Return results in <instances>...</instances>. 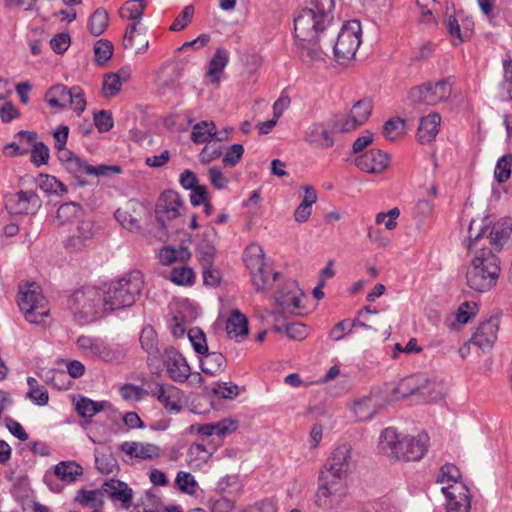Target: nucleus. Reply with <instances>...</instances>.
<instances>
[{
    "label": "nucleus",
    "instance_id": "f03ea898",
    "mask_svg": "<svg viewBox=\"0 0 512 512\" xmlns=\"http://www.w3.org/2000/svg\"><path fill=\"white\" fill-rule=\"evenodd\" d=\"M354 466L352 448L348 444L336 447L320 470L316 505L325 510L339 508L348 493L347 477Z\"/></svg>",
    "mask_w": 512,
    "mask_h": 512
},
{
    "label": "nucleus",
    "instance_id": "9d476101",
    "mask_svg": "<svg viewBox=\"0 0 512 512\" xmlns=\"http://www.w3.org/2000/svg\"><path fill=\"white\" fill-rule=\"evenodd\" d=\"M244 262L250 271L256 291H264L270 281L271 269L265 262L262 247L256 243L249 245L244 252Z\"/></svg>",
    "mask_w": 512,
    "mask_h": 512
},
{
    "label": "nucleus",
    "instance_id": "9b49d317",
    "mask_svg": "<svg viewBox=\"0 0 512 512\" xmlns=\"http://www.w3.org/2000/svg\"><path fill=\"white\" fill-rule=\"evenodd\" d=\"M65 169L78 181V184L81 186L87 184L86 176L106 177L111 174L121 173V167L118 165L100 164L97 166H92L77 155L75 158L70 159Z\"/></svg>",
    "mask_w": 512,
    "mask_h": 512
},
{
    "label": "nucleus",
    "instance_id": "ddd939ff",
    "mask_svg": "<svg viewBox=\"0 0 512 512\" xmlns=\"http://www.w3.org/2000/svg\"><path fill=\"white\" fill-rule=\"evenodd\" d=\"M42 201L32 190L19 191L6 196L5 207L10 214L34 215L40 209Z\"/></svg>",
    "mask_w": 512,
    "mask_h": 512
},
{
    "label": "nucleus",
    "instance_id": "39448f33",
    "mask_svg": "<svg viewBox=\"0 0 512 512\" xmlns=\"http://www.w3.org/2000/svg\"><path fill=\"white\" fill-rule=\"evenodd\" d=\"M18 306L24 313L25 319L33 324H40L48 316L49 308L40 287L36 283L20 287Z\"/></svg>",
    "mask_w": 512,
    "mask_h": 512
},
{
    "label": "nucleus",
    "instance_id": "e433bc0d",
    "mask_svg": "<svg viewBox=\"0 0 512 512\" xmlns=\"http://www.w3.org/2000/svg\"><path fill=\"white\" fill-rule=\"evenodd\" d=\"M428 105H435L447 100L451 95V84L448 79H442L435 83H427Z\"/></svg>",
    "mask_w": 512,
    "mask_h": 512
},
{
    "label": "nucleus",
    "instance_id": "5701e85b",
    "mask_svg": "<svg viewBox=\"0 0 512 512\" xmlns=\"http://www.w3.org/2000/svg\"><path fill=\"white\" fill-rule=\"evenodd\" d=\"M483 221V224L486 227L484 232V240L485 246L490 244L494 246L496 249L500 250L504 246L505 243L509 240L512 233V223L509 219H505L502 221H498L493 224V226L489 229L488 225L485 224L484 219H480Z\"/></svg>",
    "mask_w": 512,
    "mask_h": 512
},
{
    "label": "nucleus",
    "instance_id": "052dcab7",
    "mask_svg": "<svg viewBox=\"0 0 512 512\" xmlns=\"http://www.w3.org/2000/svg\"><path fill=\"white\" fill-rule=\"evenodd\" d=\"M284 289L289 290L291 294V309L289 311L293 312L296 309H300L302 307L303 292L299 289L298 283L295 280L288 279L284 282Z\"/></svg>",
    "mask_w": 512,
    "mask_h": 512
},
{
    "label": "nucleus",
    "instance_id": "603ef678",
    "mask_svg": "<svg viewBox=\"0 0 512 512\" xmlns=\"http://www.w3.org/2000/svg\"><path fill=\"white\" fill-rule=\"evenodd\" d=\"M175 484L181 492L193 495L196 492L197 482L194 476L185 471L177 473Z\"/></svg>",
    "mask_w": 512,
    "mask_h": 512
},
{
    "label": "nucleus",
    "instance_id": "4be33fe9",
    "mask_svg": "<svg viewBox=\"0 0 512 512\" xmlns=\"http://www.w3.org/2000/svg\"><path fill=\"white\" fill-rule=\"evenodd\" d=\"M389 160L387 153L372 149L359 155L355 160V165L363 172L379 174L388 168Z\"/></svg>",
    "mask_w": 512,
    "mask_h": 512
},
{
    "label": "nucleus",
    "instance_id": "72a5a7b5",
    "mask_svg": "<svg viewBox=\"0 0 512 512\" xmlns=\"http://www.w3.org/2000/svg\"><path fill=\"white\" fill-rule=\"evenodd\" d=\"M229 63V53L224 48L216 49L208 63L206 77L211 83H218L220 76Z\"/></svg>",
    "mask_w": 512,
    "mask_h": 512
},
{
    "label": "nucleus",
    "instance_id": "5fc2aeb1",
    "mask_svg": "<svg viewBox=\"0 0 512 512\" xmlns=\"http://www.w3.org/2000/svg\"><path fill=\"white\" fill-rule=\"evenodd\" d=\"M95 60L98 64L106 63L113 55V45L106 39H100L94 44Z\"/></svg>",
    "mask_w": 512,
    "mask_h": 512
},
{
    "label": "nucleus",
    "instance_id": "473e14b6",
    "mask_svg": "<svg viewBox=\"0 0 512 512\" xmlns=\"http://www.w3.org/2000/svg\"><path fill=\"white\" fill-rule=\"evenodd\" d=\"M226 332L230 338L238 341L248 335V319L239 310H233L226 322Z\"/></svg>",
    "mask_w": 512,
    "mask_h": 512
},
{
    "label": "nucleus",
    "instance_id": "37998d69",
    "mask_svg": "<svg viewBox=\"0 0 512 512\" xmlns=\"http://www.w3.org/2000/svg\"><path fill=\"white\" fill-rule=\"evenodd\" d=\"M164 507L160 497L151 491H146L135 505L137 512H161Z\"/></svg>",
    "mask_w": 512,
    "mask_h": 512
},
{
    "label": "nucleus",
    "instance_id": "2f4dec72",
    "mask_svg": "<svg viewBox=\"0 0 512 512\" xmlns=\"http://www.w3.org/2000/svg\"><path fill=\"white\" fill-rule=\"evenodd\" d=\"M74 500L79 505L77 510H102L104 504L102 489H80Z\"/></svg>",
    "mask_w": 512,
    "mask_h": 512
},
{
    "label": "nucleus",
    "instance_id": "c03bdc74",
    "mask_svg": "<svg viewBox=\"0 0 512 512\" xmlns=\"http://www.w3.org/2000/svg\"><path fill=\"white\" fill-rule=\"evenodd\" d=\"M27 385L29 390L26 397L30 399L35 405L45 406L49 401V394L44 386L38 384V381L34 377L27 378Z\"/></svg>",
    "mask_w": 512,
    "mask_h": 512
},
{
    "label": "nucleus",
    "instance_id": "b1692460",
    "mask_svg": "<svg viewBox=\"0 0 512 512\" xmlns=\"http://www.w3.org/2000/svg\"><path fill=\"white\" fill-rule=\"evenodd\" d=\"M402 435L388 427L385 428L379 437V451L390 459L398 460L399 453L402 451Z\"/></svg>",
    "mask_w": 512,
    "mask_h": 512
},
{
    "label": "nucleus",
    "instance_id": "69168bd1",
    "mask_svg": "<svg viewBox=\"0 0 512 512\" xmlns=\"http://www.w3.org/2000/svg\"><path fill=\"white\" fill-rule=\"evenodd\" d=\"M94 123L99 132H108L113 128L114 122L110 111L101 110L94 114Z\"/></svg>",
    "mask_w": 512,
    "mask_h": 512
},
{
    "label": "nucleus",
    "instance_id": "0e129e2a",
    "mask_svg": "<svg viewBox=\"0 0 512 512\" xmlns=\"http://www.w3.org/2000/svg\"><path fill=\"white\" fill-rule=\"evenodd\" d=\"M477 312L478 305L475 302H464L458 308L456 320L460 324H466Z\"/></svg>",
    "mask_w": 512,
    "mask_h": 512
},
{
    "label": "nucleus",
    "instance_id": "a18cd8bd",
    "mask_svg": "<svg viewBox=\"0 0 512 512\" xmlns=\"http://www.w3.org/2000/svg\"><path fill=\"white\" fill-rule=\"evenodd\" d=\"M109 16L106 10L96 9L89 18L88 28L92 35L100 36L107 28Z\"/></svg>",
    "mask_w": 512,
    "mask_h": 512
},
{
    "label": "nucleus",
    "instance_id": "58836bf2",
    "mask_svg": "<svg viewBox=\"0 0 512 512\" xmlns=\"http://www.w3.org/2000/svg\"><path fill=\"white\" fill-rule=\"evenodd\" d=\"M211 456L212 452L204 444L193 443L187 451V462L190 467L201 468Z\"/></svg>",
    "mask_w": 512,
    "mask_h": 512
},
{
    "label": "nucleus",
    "instance_id": "a19ab883",
    "mask_svg": "<svg viewBox=\"0 0 512 512\" xmlns=\"http://www.w3.org/2000/svg\"><path fill=\"white\" fill-rule=\"evenodd\" d=\"M37 186L49 195L61 196L67 192L66 186L52 175L40 174L37 179Z\"/></svg>",
    "mask_w": 512,
    "mask_h": 512
},
{
    "label": "nucleus",
    "instance_id": "bf43d9fd",
    "mask_svg": "<svg viewBox=\"0 0 512 512\" xmlns=\"http://www.w3.org/2000/svg\"><path fill=\"white\" fill-rule=\"evenodd\" d=\"M212 392L225 399H233L238 396L239 388L232 382H218L212 388Z\"/></svg>",
    "mask_w": 512,
    "mask_h": 512
},
{
    "label": "nucleus",
    "instance_id": "c85d7f7f",
    "mask_svg": "<svg viewBox=\"0 0 512 512\" xmlns=\"http://www.w3.org/2000/svg\"><path fill=\"white\" fill-rule=\"evenodd\" d=\"M182 206L180 195L173 190H167L161 194L157 214L163 213L167 219H175L180 215Z\"/></svg>",
    "mask_w": 512,
    "mask_h": 512
},
{
    "label": "nucleus",
    "instance_id": "c756f323",
    "mask_svg": "<svg viewBox=\"0 0 512 512\" xmlns=\"http://www.w3.org/2000/svg\"><path fill=\"white\" fill-rule=\"evenodd\" d=\"M381 408L377 397L369 395L354 402L352 410L359 421L371 420Z\"/></svg>",
    "mask_w": 512,
    "mask_h": 512
},
{
    "label": "nucleus",
    "instance_id": "20e7f679",
    "mask_svg": "<svg viewBox=\"0 0 512 512\" xmlns=\"http://www.w3.org/2000/svg\"><path fill=\"white\" fill-rule=\"evenodd\" d=\"M144 285L142 273L138 270L131 271L123 277L111 281L103 289L104 311H114L132 306L140 296Z\"/></svg>",
    "mask_w": 512,
    "mask_h": 512
},
{
    "label": "nucleus",
    "instance_id": "3c124183",
    "mask_svg": "<svg viewBox=\"0 0 512 512\" xmlns=\"http://www.w3.org/2000/svg\"><path fill=\"white\" fill-rule=\"evenodd\" d=\"M170 280L177 285H191L194 283L195 274L189 267H174L170 273Z\"/></svg>",
    "mask_w": 512,
    "mask_h": 512
},
{
    "label": "nucleus",
    "instance_id": "4468645a",
    "mask_svg": "<svg viewBox=\"0 0 512 512\" xmlns=\"http://www.w3.org/2000/svg\"><path fill=\"white\" fill-rule=\"evenodd\" d=\"M401 387L405 389L404 394H419L426 401L435 402L442 398L443 387L436 381L429 380L425 375H416L406 378Z\"/></svg>",
    "mask_w": 512,
    "mask_h": 512
},
{
    "label": "nucleus",
    "instance_id": "338daca9",
    "mask_svg": "<svg viewBox=\"0 0 512 512\" xmlns=\"http://www.w3.org/2000/svg\"><path fill=\"white\" fill-rule=\"evenodd\" d=\"M114 216L119 224L129 231L138 230L140 227L138 220L126 210L117 209Z\"/></svg>",
    "mask_w": 512,
    "mask_h": 512
},
{
    "label": "nucleus",
    "instance_id": "49530a36",
    "mask_svg": "<svg viewBox=\"0 0 512 512\" xmlns=\"http://www.w3.org/2000/svg\"><path fill=\"white\" fill-rule=\"evenodd\" d=\"M82 214V208L75 202H67L62 204L56 212V220L59 224L71 222L78 219Z\"/></svg>",
    "mask_w": 512,
    "mask_h": 512
},
{
    "label": "nucleus",
    "instance_id": "4d7b16f0",
    "mask_svg": "<svg viewBox=\"0 0 512 512\" xmlns=\"http://www.w3.org/2000/svg\"><path fill=\"white\" fill-rule=\"evenodd\" d=\"M244 154V147L242 144L235 143L229 147L223 156L222 162L226 167H235Z\"/></svg>",
    "mask_w": 512,
    "mask_h": 512
},
{
    "label": "nucleus",
    "instance_id": "f8f14e48",
    "mask_svg": "<svg viewBox=\"0 0 512 512\" xmlns=\"http://www.w3.org/2000/svg\"><path fill=\"white\" fill-rule=\"evenodd\" d=\"M150 395L156 398L169 414H178L184 405V392L168 383L149 384Z\"/></svg>",
    "mask_w": 512,
    "mask_h": 512
},
{
    "label": "nucleus",
    "instance_id": "864d4df0",
    "mask_svg": "<svg viewBox=\"0 0 512 512\" xmlns=\"http://www.w3.org/2000/svg\"><path fill=\"white\" fill-rule=\"evenodd\" d=\"M461 477L460 470L453 464L447 463L440 468L437 476V483H449L453 482L452 485L462 484L458 482Z\"/></svg>",
    "mask_w": 512,
    "mask_h": 512
},
{
    "label": "nucleus",
    "instance_id": "412c9836",
    "mask_svg": "<svg viewBox=\"0 0 512 512\" xmlns=\"http://www.w3.org/2000/svg\"><path fill=\"white\" fill-rule=\"evenodd\" d=\"M441 490L447 499L448 512H470V494L464 484L448 485Z\"/></svg>",
    "mask_w": 512,
    "mask_h": 512
},
{
    "label": "nucleus",
    "instance_id": "cd10ccee",
    "mask_svg": "<svg viewBox=\"0 0 512 512\" xmlns=\"http://www.w3.org/2000/svg\"><path fill=\"white\" fill-rule=\"evenodd\" d=\"M441 117L437 113H431L422 117L417 129V140L420 144H429L435 140L440 125Z\"/></svg>",
    "mask_w": 512,
    "mask_h": 512
},
{
    "label": "nucleus",
    "instance_id": "a211bd4d",
    "mask_svg": "<svg viewBox=\"0 0 512 512\" xmlns=\"http://www.w3.org/2000/svg\"><path fill=\"white\" fill-rule=\"evenodd\" d=\"M102 494H106L109 499L123 510H129L132 506L133 490L127 483L118 479L106 480L102 486Z\"/></svg>",
    "mask_w": 512,
    "mask_h": 512
},
{
    "label": "nucleus",
    "instance_id": "bb28decb",
    "mask_svg": "<svg viewBox=\"0 0 512 512\" xmlns=\"http://www.w3.org/2000/svg\"><path fill=\"white\" fill-rule=\"evenodd\" d=\"M304 140L321 148H328L334 145L333 131L327 129L322 123L310 125L304 133Z\"/></svg>",
    "mask_w": 512,
    "mask_h": 512
},
{
    "label": "nucleus",
    "instance_id": "7c9ffc66",
    "mask_svg": "<svg viewBox=\"0 0 512 512\" xmlns=\"http://www.w3.org/2000/svg\"><path fill=\"white\" fill-rule=\"evenodd\" d=\"M94 236L93 224L89 220L78 222L75 232L66 240V247L73 250H81L86 242Z\"/></svg>",
    "mask_w": 512,
    "mask_h": 512
},
{
    "label": "nucleus",
    "instance_id": "774afa93",
    "mask_svg": "<svg viewBox=\"0 0 512 512\" xmlns=\"http://www.w3.org/2000/svg\"><path fill=\"white\" fill-rule=\"evenodd\" d=\"M209 508L211 512H230L234 508V502L227 496L221 495L217 499L209 500Z\"/></svg>",
    "mask_w": 512,
    "mask_h": 512
},
{
    "label": "nucleus",
    "instance_id": "6e6552de",
    "mask_svg": "<svg viewBox=\"0 0 512 512\" xmlns=\"http://www.w3.org/2000/svg\"><path fill=\"white\" fill-rule=\"evenodd\" d=\"M45 101L53 108L63 109L69 106L78 115L86 109L85 95L79 86L67 88L63 84H56L46 92Z\"/></svg>",
    "mask_w": 512,
    "mask_h": 512
},
{
    "label": "nucleus",
    "instance_id": "f257e3e1",
    "mask_svg": "<svg viewBox=\"0 0 512 512\" xmlns=\"http://www.w3.org/2000/svg\"><path fill=\"white\" fill-rule=\"evenodd\" d=\"M486 230L483 221L471 220L465 242L469 264L466 269V283L476 292L484 293L491 290L500 275V260L491 248L483 243Z\"/></svg>",
    "mask_w": 512,
    "mask_h": 512
},
{
    "label": "nucleus",
    "instance_id": "aec40b11",
    "mask_svg": "<svg viewBox=\"0 0 512 512\" xmlns=\"http://www.w3.org/2000/svg\"><path fill=\"white\" fill-rule=\"evenodd\" d=\"M499 329V318L496 316L481 322L473 333L470 343L474 344L482 351L490 350L497 338Z\"/></svg>",
    "mask_w": 512,
    "mask_h": 512
},
{
    "label": "nucleus",
    "instance_id": "dca6fc26",
    "mask_svg": "<svg viewBox=\"0 0 512 512\" xmlns=\"http://www.w3.org/2000/svg\"><path fill=\"white\" fill-rule=\"evenodd\" d=\"M83 474V468L80 464L75 461H61L54 466L53 474L46 473L44 476V482L49 486L53 492H60L62 486L58 483H54L53 478H57L66 484L74 483Z\"/></svg>",
    "mask_w": 512,
    "mask_h": 512
},
{
    "label": "nucleus",
    "instance_id": "ea45409f",
    "mask_svg": "<svg viewBox=\"0 0 512 512\" xmlns=\"http://www.w3.org/2000/svg\"><path fill=\"white\" fill-rule=\"evenodd\" d=\"M146 5L145 0H128L120 8L119 15L122 19L140 22Z\"/></svg>",
    "mask_w": 512,
    "mask_h": 512
},
{
    "label": "nucleus",
    "instance_id": "c9c22d12",
    "mask_svg": "<svg viewBox=\"0 0 512 512\" xmlns=\"http://www.w3.org/2000/svg\"><path fill=\"white\" fill-rule=\"evenodd\" d=\"M139 24L140 22L138 21H133V23L129 24L123 37L125 49H132L135 47V38L140 39L141 45L136 48V54L144 53L149 47V41L146 39L145 34L138 29Z\"/></svg>",
    "mask_w": 512,
    "mask_h": 512
},
{
    "label": "nucleus",
    "instance_id": "f704fd0d",
    "mask_svg": "<svg viewBox=\"0 0 512 512\" xmlns=\"http://www.w3.org/2000/svg\"><path fill=\"white\" fill-rule=\"evenodd\" d=\"M200 367L203 373L215 376L223 372L226 367V358L220 352H207L202 353L200 359Z\"/></svg>",
    "mask_w": 512,
    "mask_h": 512
},
{
    "label": "nucleus",
    "instance_id": "79ce46f5",
    "mask_svg": "<svg viewBox=\"0 0 512 512\" xmlns=\"http://www.w3.org/2000/svg\"><path fill=\"white\" fill-rule=\"evenodd\" d=\"M382 133L387 140L395 141L406 133V121L400 117H392L384 123Z\"/></svg>",
    "mask_w": 512,
    "mask_h": 512
},
{
    "label": "nucleus",
    "instance_id": "6e6d98bb",
    "mask_svg": "<svg viewBox=\"0 0 512 512\" xmlns=\"http://www.w3.org/2000/svg\"><path fill=\"white\" fill-rule=\"evenodd\" d=\"M237 427V421L230 418L222 419L218 422L211 423V436H218L222 438L235 431Z\"/></svg>",
    "mask_w": 512,
    "mask_h": 512
},
{
    "label": "nucleus",
    "instance_id": "13d9d810",
    "mask_svg": "<svg viewBox=\"0 0 512 512\" xmlns=\"http://www.w3.org/2000/svg\"><path fill=\"white\" fill-rule=\"evenodd\" d=\"M188 338L194 348V350L202 354L204 352H207L208 346L206 343V336L204 332L199 328H191L188 331Z\"/></svg>",
    "mask_w": 512,
    "mask_h": 512
},
{
    "label": "nucleus",
    "instance_id": "7ed1b4c3",
    "mask_svg": "<svg viewBox=\"0 0 512 512\" xmlns=\"http://www.w3.org/2000/svg\"><path fill=\"white\" fill-rule=\"evenodd\" d=\"M335 0H308L294 18V34L301 56L311 61L322 59L317 43L334 21Z\"/></svg>",
    "mask_w": 512,
    "mask_h": 512
},
{
    "label": "nucleus",
    "instance_id": "4c0bfd02",
    "mask_svg": "<svg viewBox=\"0 0 512 512\" xmlns=\"http://www.w3.org/2000/svg\"><path fill=\"white\" fill-rule=\"evenodd\" d=\"M215 135V123L213 121H200L192 127L190 139L195 144H208Z\"/></svg>",
    "mask_w": 512,
    "mask_h": 512
},
{
    "label": "nucleus",
    "instance_id": "e2e57ef3",
    "mask_svg": "<svg viewBox=\"0 0 512 512\" xmlns=\"http://www.w3.org/2000/svg\"><path fill=\"white\" fill-rule=\"evenodd\" d=\"M49 159V148L41 141L35 142L31 151V161L37 166L44 165Z\"/></svg>",
    "mask_w": 512,
    "mask_h": 512
},
{
    "label": "nucleus",
    "instance_id": "680f3d73",
    "mask_svg": "<svg viewBox=\"0 0 512 512\" xmlns=\"http://www.w3.org/2000/svg\"><path fill=\"white\" fill-rule=\"evenodd\" d=\"M194 14V8L191 5L185 6L182 12L175 18L170 26L171 31H181L191 22Z\"/></svg>",
    "mask_w": 512,
    "mask_h": 512
},
{
    "label": "nucleus",
    "instance_id": "2eb2a0df",
    "mask_svg": "<svg viewBox=\"0 0 512 512\" xmlns=\"http://www.w3.org/2000/svg\"><path fill=\"white\" fill-rule=\"evenodd\" d=\"M168 377L175 383H185L191 375V368L182 354L174 347H166L162 354Z\"/></svg>",
    "mask_w": 512,
    "mask_h": 512
},
{
    "label": "nucleus",
    "instance_id": "423d86ee",
    "mask_svg": "<svg viewBox=\"0 0 512 512\" xmlns=\"http://www.w3.org/2000/svg\"><path fill=\"white\" fill-rule=\"evenodd\" d=\"M103 295L95 287H85L76 290L68 299V307L75 316L85 320H92L101 314L103 308Z\"/></svg>",
    "mask_w": 512,
    "mask_h": 512
},
{
    "label": "nucleus",
    "instance_id": "1a4fd4ad",
    "mask_svg": "<svg viewBox=\"0 0 512 512\" xmlns=\"http://www.w3.org/2000/svg\"><path fill=\"white\" fill-rule=\"evenodd\" d=\"M361 43V24L358 20H351L341 28L333 46L336 60L343 64L351 60Z\"/></svg>",
    "mask_w": 512,
    "mask_h": 512
},
{
    "label": "nucleus",
    "instance_id": "de8ad7c7",
    "mask_svg": "<svg viewBox=\"0 0 512 512\" xmlns=\"http://www.w3.org/2000/svg\"><path fill=\"white\" fill-rule=\"evenodd\" d=\"M75 409L81 417L91 418L103 409V403L81 397L77 401Z\"/></svg>",
    "mask_w": 512,
    "mask_h": 512
},
{
    "label": "nucleus",
    "instance_id": "6ab92c4d",
    "mask_svg": "<svg viewBox=\"0 0 512 512\" xmlns=\"http://www.w3.org/2000/svg\"><path fill=\"white\" fill-rule=\"evenodd\" d=\"M429 436L421 432L416 436H402V451L399 453L398 460L418 461L423 458L427 452Z\"/></svg>",
    "mask_w": 512,
    "mask_h": 512
},
{
    "label": "nucleus",
    "instance_id": "a878e982",
    "mask_svg": "<svg viewBox=\"0 0 512 512\" xmlns=\"http://www.w3.org/2000/svg\"><path fill=\"white\" fill-rule=\"evenodd\" d=\"M139 341L142 349L147 353V362L152 365L153 362L158 361L162 354L159 347V339L156 330L151 325H146L142 328Z\"/></svg>",
    "mask_w": 512,
    "mask_h": 512
},
{
    "label": "nucleus",
    "instance_id": "8fccbe9b",
    "mask_svg": "<svg viewBox=\"0 0 512 512\" xmlns=\"http://www.w3.org/2000/svg\"><path fill=\"white\" fill-rule=\"evenodd\" d=\"M446 27L453 39L454 45L464 42L469 37V31L467 29H461V26L455 16H448L446 20Z\"/></svg>",
    "mask_w": 512,
    "mask_h": 512
},
{
    "label": "nucleus",
    "instance_id": "0eeeda50",
    "mask_svg": "<svg viewBox=\"0 0 512 512\" xmlns=\"http://www.w3.org/2000/svg\"><path fill=\"white\" fill-rule=\"evenodd\" d=\"M77 347L90 358L109 363H120L126 357V350L120 344L108 343L100 338L80 336Z\"/></svg>",
    "mask_w": 512,
    "mask_h": 512
},
{
    "label": "nucleus",
    "instance_id": "393cba45",
    "mask_svg": "<svg viewBox=\"0 0 512 512\" xmlns=\"http://www.w3.org/2000/svg\"><path fill=\"white\" fill-rule=\"evenodd\" d=\"M120 451L130 458L152 460L160 455V448L151 443L125 441L119 446Z\"/></svg>",
    "mask_w": 512,
    "mask_h": 512
},
{
    "label": "nucleus",
    "instance_id": "09e8293b",
    "mask_svg": "<svg viewBox=\"0 0 512 512\" xmlns=\"http://www.w3.org/2000/svg\"><path fill=\"white\" fill-rule=\"evenodd\" d=\"M512 154L508 153L499 158L494 170V179L498 183L506 182L511 176Z\"/></svg>",
    "mask_w": 512,
    "mask_h": 512
},
{
    "label": "nucleus",
    "instance_id": "f3484780",
    "mask_svg": "<svg viewBox=\"0 0 512 512\" xmlns=\"http://www.w3.org/2000/svg\"><path fill=\"white\" fill-rule=\"evenodd\" d=\"M371 112V101L368 99L359 100L353 105L348 117L345 120L341 122L337 121L333 125V131L342 133L353 131L367 121Z\"/></svg>",
    "mask_w": 512,
    "mask_h": 512
}]
</instances>
